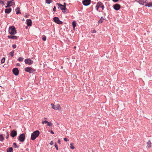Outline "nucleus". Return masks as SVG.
Segmentation results:
<instances>
[{
  "mask_svg": "<svg viewBox=\"0 0 152 152\" xmlns=\"http://www.w3.org/2000/svg\"><path fill=\"white\" fill-rule=\"evenodd\" d=\"M9 32L11 35H14L16 33V28L14 26H12L9 27Z\"/></svg>",
  "mask_w": 152,
  "mask_h": 152,
  "instance_id": "obj_1",
  "label": "nucleus"
},
{
  "mask_svg": "<svg viewBox=\"0 0 152 152\" xmlns=\"http://www.w3.org/2000/svg\"><path fill=\"white\" fill-rule=\"evenodd\" d=\"M39 134V132L38 130H36L34 132L31 134V140H34L38 136Z\"/></svg>",
  "mask_w": 152,
  "mask_h": 152,
  "instance_id": "obj_2",
  "label": "nucleus"
},
{
  "mask_svg": "<svg viewBox=\"0 0 152 152\" xmlns=\"http://www.w3.org/2000/svg\"><path fill=\"white\" fill-rule=\"evenodd\" d=\"M51 105L52 106V108L54 110H61V107L59 104H57L56 105H54L53 104H51Z\"/></svg>",
  "mask_w": 152,
  "mask_h": 152,
  "instance_id": "obj_3",
  "label": "nucleus"
},
{
  "mask_svg": "<svg viewBox=\"0 0 152 152\" xmlns=\"http://www.w3.org/2000/svg\"><path fill=\"white\" fill-rule=\"evenodd\" d=\"M100 7L102 8V10H103L104 8V6L103 4L100 1H99L97 3L96 7L97 11H98L99 8Z\"/></svg>",
  "mask_w": 152,
  "mask_h": 152,
  "instance_id": "obj_4",
  "label": "nucleus"
},
{
  "mask_svg": "<svg viewBox=\"0 0 152 152\" xmlns=\"http://www.w3.org/2000/svg\"><path fill=\"white\" fill-rule=\"evenodd\" d=\"M25 134L24 133L20 134L18 140L21 142H23L25 139Z\"/></svg>",
  "mask_w": 152,
  "mask_h": 152,
  "instance_id": "obj_5",
  "label": "nucleus"
},
{
  "mask_svg": "<svg viewBox=\"0 0 152 152\" xmlns=\"http://www.w3.org/2000/svg\"><path fill=\"white\" fill-rule=\"evenodd\" d=\"M56 4L60 7V8L61 9L63 12L65 13V11L66 10L65 6H64V5L59 3H57Z\"/></svg>",
  "mask_w": 152,
  "mask_h": 152,
  "instance_id": "obj_6",
  "label": "nucleus"
},
{
  "mask_svg": "<svg viewBox=\"0 0 152 152\" xmlns=\"http://www.w3.org/2000/svg\"><path fill=\"white\" fill-rule=\"evenodd\" d=\"M53 20L55 23L59 24H61L63 23L62 22L59 20L58 17H55L54 18Z\"/></svg>",
  "mask_w": 152,
  "mask_h": 152,
  "instance_id": "obj_7",
  "label": "nucleus"
},
{
  "mask_svg": "<svg viewBox=\"0 0 152 152\" xmlns=\"http://www.w3.org/2000/svg\"><path fill=\"white\" fill-rule=\"evenodd\" d=\"M25 71L26 72H28L30 73H32L33 72H35V70L30 67H27L25 68Z\"/></svg>",
  "mask_w": 152,
  "mask_h": 152,
  "instance_id": "obj_8",
  "label": "nucleus"
},
{
  "mask_svg": "<svg viewBox=\"0 0 152 152\" xmlns=\"http://www.w3.org/2000/svg\"><path fill=\"white\" fill-rule=\"evenodd\" d=\"M91 2V0H84L82 1L83 4L85 6L89 5L90 4Z\"/></svg>",
  "mask_w": 152,
  "mask_h": 152,
  "instance_id": "obj_9",
  "label": "nucleus"
},
{
  "mask_svg": "<svg viewBox=\"0 0 152 152\" xmlns=\"http://www.w3.org/2000/svg\"><path fill=\"white\" fill-rule=\"evenodd\" d=\"M14 4L15 3L13 0L10 1H8L7 3V5L5 7L7 8L8 7H10Z\"/></svg>",
  "mask_w": 152,
  "mask_h": 152,
  "instance_id": "obj_10",
  "label": "nucleus"
},
{
  "mask_svg": "<svg viewBox=\"0 0 152 152\" xmlns=\"http://www.w3.org/2000/svg\"><path fill=\"white\" fill-rule=\"evenodd\" d=\"M25 62L27 64H33V61L30 59L27 58L25 60Z\"/></svg>",
  "mask_w": 152,
  "mask_h": 152,
  "instance_id": "obj_11",
  "label": "nucleus"
},
{
  "mask_svg": "<svg viewBox=\"0 0 152 152\" xmlns=\"http://www.w3.org/2000/svg\"><path fill=\"white\" fill-rule=\"evenodd\" d=\"M13 73L15 75H18L19 74V71L16 68H14L12 70Z\"/></svg>",
  "mask_w": 152,
  "mask_h": 152,
  "instance_id": "obj_12",
  "label": "nucleus"
},
{
  "mask_svg": "<svg viewBox=\"0 0 152 152\" xmlns=\"http://www.w3.org/2000/svg\"><path fill=\"white\" fill-rule=\"evenodd\" d=\"M17 135V132L16 131L13 130L10 133V135L12 137H14Z\"/></svg>",
  "mask_w": 152,
  "mask_h": 152,
  "instance_id": "obj_13",
  "label": "nucleus"
},
{
  "mask_svg": "<svg viewBox=\"0 0 152 152\" xmlns=\"http://www.w3.org/2000/svg\"><path fill=\"white\" fill-rule=\"evenodd\" d=\"M120 5L119 4H116L113 5L114 8L116 10H118L120 9Z\"/></svg>",
  "mask_w": 152,
  "mask_h": 152,
  "instance_id": "obj_14",
  "label": "nucleus"
},
{
  "mask_svg": "<svg viewBox=\"0 0 152 152\" xmlns=\"http://www.w3.org/2000/svg\"><path fill=\"white\" fill-rule=\"evenodd\" d=\"M26 21L28 26H31L32 25V21L31 19H27Z\"/></svg>",
  "mask_w": 152,
  "mask_h": 152,
  "instance_id": "obj_15",
  "label": "nucleus"
},
{
  "mask_svg": "<svg viewBox=\"0 0 152 152\" xmlns=\"http://www.w3.org/2000/svg\"><path fill=\"white\" fill-rule=\"evenodd\" d=\"M8 37L9 39H16L17 38V37L16 36H8Z\"/></svg>",
  "mask_w": 152,
  "mask_h": 152,
  "instance_id": "obj_16",
  "label": "nucleus"
},
{
  "mask_svg": "<svg viewBox=\"0 0 152 152\" xmlns=\"http://www.w3.org/2000/svg\"><path fill=\"white\" fill-rule=\"evenodd\" d=\"M11 8H10L9 9H6L5 10V12L6 13L9 14V13L11 11Z\"/></svg>",
  "mask_w": 152,
  "mask_h": 152,
  "instance_id": "obj_17",
  "label": "nucleus"
},
{
  "mask_svg": "<svg viewBox=\"0 0 152 152\" xmlns=\"http://www.w3.org/2000/svg\"><path fill=\"white\" fill-rule=\"evenodd\" d=\"M104 20V18L102 17L100 19V20L98 21V23H102L103 21Z\"/></svg>",
  "mask_w": 152,
  "mask_h": 152,
  "instance_id": "obj_18",
  "label": "nucleus"
},
{
  "mask_svg": "<svg viewBox=\"0 0 152 152\" xmlns=\"http://www.w3.org/2000/svg\"><path fill=\"white\" fill-rule=\"evenodd\" d=\"M147 147L148 148H150L151 147V142L150 140H149L147 143Z\"/></svg>",
  "mask_w": 152,
  "mask_h": 152,
  "instance_id": "obj_19",
  "label": "nucleus"
},
{
  "mask_svg": "<svg viewBox=\"0 0 152 152\" xmlns=\"http://www.w3.org/2000/svg\"><path fill=\"white\" fill-rule=\"evenodd\" d=\"M145 6H148V7H152V2H150V3H147V4H146Z\"/></svg>",
  "mask_w": 152,
  "mask_h": 152,
  "instance_id": "obj_20",
  "label": "nucleus"
},
{
  "mask_svg": "<svg viewBox=\"0 0 152 152\" xmlns=\"http://www.w3.org/2000/svg\"><path fill=\"white\" fill-rule=\"evenodd\" d=\"M16 13L17 14H20V10L19 7H18L16 9Z\"/></svg>",
  "mask_w": 152,
  "mask_h": 152,
  "instance_id": "obj_21",
  "label": "nucleus"
},
{
  "mask_svg": "<svg viewBox=\"0 0 152 152\" xmlns=\"http://www.w3.org/2000/svg\"><path fill=\"white\" fill-rule=\"evenodd\" d=\"M13 149L12 147H10L8 148L7 150V152H12Z\"/></svg>",
  "mask_w": 152,
  "mask_h": 152,
  "instance_id": "obj_22",
  "label": "nucleus"
},
{
  "mask_svg": "<svg viewBox=\"0 0 152 152\" xmlns=\"http://www.w3.org/2000/svg\"><path fill=\"white\" fill-rule=\"evenodd\" d=\"M72 26H73V28H74V29H75V27H76V22L75 21H74L72 22Z\"/></svg>",
  "mask_w": 152,
  "mask_h": 152,
  "instance_id": "obj_23",
  "label": "nucleus"
},
{
  "mask_svg": "<svg viewBox=\"0 0 152 152\" xmlns=\"http://www.w3.org/2000/svg\"><path fill=\"white\" fill-rule=\"evenodd\" d=\"M4 140V138L2 134L0 135V141H3Z\"/></svg>",
  "mask_w": 152,
  "mask_h": 152,
  "instance_id": "obj_24",
  "label": "nucleus"
},
{
  "mask_svg": "<svg viewBox=\"0 0 152 152\" xmlns=\"http://www.w3.org/2000/svg\"><path fill=\"white\" fill-rule=\"evenodd\" d=\"M52 0H46V2L47 3L49 4L52 2Z\"/></svg>",
  "mask_w": 152,
  "mask_h": 152,
  "instance_id": "obj_25",
  "label": "nucleus"
},
{
  "mask_svg": "<svg viewBox=\"0 0 152 152\" xmlns=\"http://www.w3.org/2000/svg\"><path fill=\"white\" fill-rule=\"evenodd\" d=\"M13 146L15 148H18V146L16 144V143L15 142H14L13 143Z\"/></svg>",
  "mask_w": 152,
  "mask_h": 152,
  "instance_id": "obj_26",
  "label": "nucleus"
},
{
  "mask_svg": "<svg viewBox=\"0 0 152 152\" xmlns=\"http://www.w3.org/2000/svg\"><path fill=\"white\" fill-rule=\"evenodd\" d=\"M23 58L20 57L18 59V60L19 61H23Z\"/></svg>",
  "mask_w": 152,
  "mask_h": 152,
  "instance_id": "obj_27",
  "label": "nucleus"
},
{
  "mask_svg": "<svg viewBox=\"0 0 152 152\" xmlns=\"http://www.w3.org/2000/svg\"><path fill=\"white\" fill-rule=\"evenodd\" d=\"M5 61V58H3L1 60V63L2 64Z\"/></svg>",
  "mask_w": 152,
  "mask_h": 152,
  "instance_id": "obj_28",
  "label": "nucleus"
},
{
  "mask_svg": "<svg viewBox=\"0 0 152 152\" xmlns=\"http://www.w3.org/2000/svg\"><path fill=\"white\" fill-rule=\"evenodd\" d=\"M70 145V148L71 149H73L75 148V147H74V146H73V144L72 143H71Z\"/></svg>",
  "mask_w": 152,
  "mask_h": 152,
  "instance_id": "obj_29",
  "label": "nucleus"
},
{
  "mask_svg": "<svg viewBox=\"0 0 152 152\" xmlns=\"http://www.w3.org/2000/svg\"><path fill=\"white\" fill-rule=\"evenodd\" d=\"M14 53V51H13L11 52H10L9 53V54L10 55H11L12 56H13L14 55V54H13Z\"/></svg>",
  "mask_w": 152,
  "mask_h": 152,
  "instance_id": "obj_30",
  "label": "nucleus"
},
{
  "mask_svg": "<svg viewBox=\"0 0 152 152\" xmlns=\"http://www.w3.org/2000/svg\"><path fill=\"white\" fill-rule=\"evenodd\" d=\"M6 138L7 139L9 137V134L8 132H6Z\"/></svg>",
  "mask_w": 152,
  "mask_h": 152,
  "instance_id": "obj_31",
  "label": "nucleus"
},
{
  "mask_svg": "<svg viewBox=\"0 0 152 152\" xmlns=\"http://www.w3.org/2000/svg\"><path fill=\"white\" fill-rule=\"evenodd\" d=\"M47 123L48 126H51L52 125V124L50 122H48Z\"/></svg>",
  "mask_w": 152,
  "mask_h": 152,
  "instance_id": "obj_32",
  "label": "nucleus"
},
{
  "mask_svg": "<svg viewBox=\"0 0 152 152\" xmlns=\"http://www.w3.org/2000/svg\"><path fill=\"white\" fill-rule=\"evenodd\" d=\"M48 122V121H42V124H44L45 123H47Z\"/></svg>",
  "mask_w": 152,
  "mask_h": 152,
  "instance_id": "obj_33",
  "label": "nucleus"
},
{
  "mask_svg": "<svg viewBox=\"0 0 152 152\" xmlns=\"http://www.w3.org/2000/svg\"><path fill=\"white\" fill-rule=\"evenodd\" d=\"M55 146L57 150H58V146L57 145V144L56 143H55Z\"/></svg>",
  "mask_w": 152,
  "mask_h": 152,
  "instance_id": "obj_34",
  "label": "nucleus"
},
{
  "mask_svg": "<svg viewBox=\"0 0 152 152\" xmlns=\"http://www.w3.org/2000/svg\"><path fill=\"white\" fill-rule=\"evenodd\" d=\"M12 47L13 48H16L17 46L16 45L14 44L12 45Z\"/></svg>",
  "mask_w": 152,
  "mask_h": 152,
  "instance_id": "obj_35",
  "label": "nucleus"
},
{
  "mask_svg": "<svg viewBox=\"0 0 152 152\" xmlns=\"http://www.w3.org/2000/svg\"><path fill=\"white\" fill-rule=\"evenodd\" d=\"M46 37L45 36L43 37L42 38V40L44 41H45L46 40Z\"/></svg>",
  "mask_w": 152,
  "mask_h": 152,
  "instance_id": "obj_36",
  "label": "nucleus"
},
{
  "mask_svg": "<svg viewBox=\"0 0 152 152\" xmlns=\"http://www.w3.org/2000/svg\"><path fill=\"white\" fill-rule=\"evenodd\" d=\"M50 144L51 145H53V141H51L50 143Z\"/></svg>",
  "mask_w": 152,
  "mask_h": 152,
  "instance_id": "obj_37",
  "label": "nucleus"
},
{
  "mask_svg": "<svg viewBox=\"0 0 152 152\" xmlns=\"http://www.w3.org/2000/svg\"><path fill=\"white\" fill-rule=\"evenodd\" d=\"M56 7L55 6H54V8L53 9V11L54 12L56 11Z\"/></svg>",
  "mask_w": 152,
  "mask_h": 152,
  "instance_id": "obj_38",
  "label": "nucleus"
},
{
  "mask_svg": "<svg viewBox=\"0 0 152 152\" xmlns=\"http://www.w3.org/2000/svg\"><path fill=\"white\" fill-rule=\"evenodd\" d=\"M3 4V2L1 1L0 0V5H1L2 4Z\"/></svg>",
  "mask_w": 152,
  "mask_h": 152,
  "instance_id": "obj_39",
  "label": "nucleus"
},
{
  "mask_svg": "<svg viewBox=\"0 0 152 152\" xmlns=\"http://www.w3.org/2000/svg\"><path fill=\"white\" fill-rule=\"evenodd\" d=\"M60 142H61V141H60V140L59 139H58V143L59 144H60Z\"/></svg>",
  "mask_w": 152,
  "mask_h": 152,
  "instance_id": "obj_40",
  "label": "nucleus"
},
{
  "mask_svg": "<svg viewBox=\"0 0 152 152\" xmlns=\"http://www.w3.org/2000/svg\"><path fill=\"white\" fill-rule=\"evenodd\" d=\"M64 139V140L65 141H67V139L66 138H65Z\"/></svg>",
  "mask_w": 152,
  "mask_h": 152,
  "instance_id": "obj_41",
  "label": "nucleus"
},
{
  "mask_svg": "<svg viewBox=\"0 0 152 152\" xmlns=\"http://www.w3.org/2000/svg\"><path fill=\"white\" fill-rule=\"evenodd\" d=\"M119 0H113V1L114 2H116L118 1Z\"/></svg>",
  "mask_w": 152,
  "mask_h": 152,
  "instance_id": "obj_42",
  "label": "nucleus"
},
{
  "mask_svg": "<svg viewBox=\"0 0 152 152\" xmlns=\"http://www.w3.org/2000/svg\"><path fill=\"white\" fill-rule=\"evenodd\" d=\"M25 16L26 17V18H28V15H25Z\"/></svg>",
  "mask_w": 152,
  "mask_h": 152,
  "instance_id": "obj_43",
  "label": "nucleus"
},
{
  "mask_svg": "<svg viewBox=\"0 0 152 152\" xmlns=\"http://www.w3.org/2000/svg\"><path fill=\"white\" fill-rule=\"evenodd\" d=\"M17 66H20V64H19V63H17Z\"/></svg>",
  "mask_w": 152,
  "mask_h": 152,
  "instance_id": "obj_44",
  "label": "nucleus"
},
{
  "mask_svg": "<svg viewBox=\"0 0 152 152\" xmlns=\"http://www.w3.org/2000/svg\"><path fill=\"white\" fill-rule=\"evenodd\" d=\"M51 133L52 134H54V132L52 130H51Z\"/></svg>",
  "mask_w": 152,
  "mask_h": 152,
  "instance_id": "obj_45",
  "label": "nucleus"
},
{
  "mask_svg": "<svg viewBox=\"0 0 152 152\" xmlns=\"http://www.w3.org/2000/svg\"><path fill=\"white\" fill-rule=\"evenodd\" d=\"M63 5H64V6H66V3H64V4Z\"/></svg>",
  "mask_w": 152,
  "mask_h": 152,
  "instance_id": "obj_46",
  "label": "nucleus"
},
{
  "mask_svg": "<svg viewBox=\"0 0 152 152\" xmlns=\"http://www.w3.org/2000/svg\"><path fill=\"white\" fill-rule=\"evenodd\" d=\"M96 31H94L93 32V33H96Z\"/></svg>",
  "mask_w": 152,
  "mask_h": 152,
  "instance_id": "obj_47",
  "label": "nucleus"
},
{
  "mask_svg": "<svg viewBox=\"0 0 152 152\" xmlns=\"http://www.w3.org/2000/svg\"><path fill=\"white\" fill-rule=\"evenodd\" d=\"M74 48H76V46H75V47H74Z\"/></svg>",
  "mask_w": 152,
  "mask_h": 152,
  "instance_id": "obj_48",
  "label": "nucleus"
},
{
  "mask_svg": "<svg viewBox=\"0 0 152 152\" xmlns=\"http://www.w3.org/2000/svg\"><path fill=\"white\" fill-rule=\"evenodd\" d=\"M23 21H24V19H23Z\"/></svg>",
  "mask_w": 152,
  "mask_h": 152,
  "instance_id": "obj_49",
  "label": "nucleus"
},
{
  "mask_svg": "<svg viewBox=\"0 0 152 152\" xmlns=\"http://www.w3.org/2000/svg\"><path fill=\"white\" fill-rule=\"evenodd\" d=\"M46 119V118H45V119Z\"/></svg>",
  "mask_w": 152,
  "mask_h": 152,
  "instance_id": "obj_50",
  "label": "nucleus"
}]
</instances>
